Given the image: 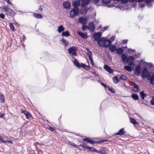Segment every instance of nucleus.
<instances>
[{"mask_svg":"<svg viewBox=\"0 0 154 154\" xmlns=\"http://www.w3.org/2000/svg\"><path fill=\"white\" fill-rule=\"evenodd\" d=\"M108 27V26H105L103 27V29H104V31L107 29V28Z\"/></svg>","mask_w":154,"mask_h":154,"instance_id":"nucleus-62","label":"nucleus"},{"mask_svg":"<svg viewBox=\"0 0 154 154\" xmlns=\"http://www.w3.org/2000/svg\"><path fill=\"white\" fill-rule=\"evenodd\" d=\"M134 66H124V68L125 70L131 72L132 71V69H134Z\"/></svg>","mask_w":154,"mask_h":154,"instance_id":"nucleus-17","label":"nucleus"},{"mask_svg":"<svg viewBox=\"0 0 154 154\" xmlns=\"http://www.w3.org/2000/svg\"><path fill=\"white\" fill-rule=\"evenodd\" d=\"M87 28H88L86 26H83L82 27V29L83 31H85L87 29Z\"/></svg>","mask_w":154,"mask_h":154,"instance_id":"nucleus-47","label":"nucleus"},{"mask_svg":"<svg viewBox=\"0 0 154 154\" xmlns=\"http://www.w3.org/2000/svg\"><path fill=\"white\" fill-rule=\"evenodd\" d=\"M147 79L149 80L150 83L152 85H154V74L152 73V75H149L147 76Z\"/></svg>","mask_w":154,"mask_h":154,"instance_id":"nucleus-9","label":"nucleus"},{"mask_svg":"<svg viewBox=\"0 0 154 154\" xmlns=\"http://www.w3.org/2000/svg\"><path fill=\"white\" fill-rule=\"evenodd\" d=\"M85 6H82V8L81 10V14H85L87 13L88 9L85 7Z\"/></svg>","mask_w":154,"mask_h":154,"instance_id":"nucleus-13","label":"nucleus"},{"mask_svg":"<svg viewBox=\"0 0 154 154\" xmlns=\"http://www.w3.org/2000/svg\"><path fill=\"white\" fill-rule=\"evenodd\" d=\"M78 49V47L76 46L71 47L68 49V53L70 55L76 56L77 55L76 51Z\"/></svg>","mask_w":154,"mask_h":154,"instance_id":"nucleus-6","label":"nucleus"},{"mask_svg":"<svg viewBox=\"0 0 154 154\" xmlns=\"http://www.w3.org/2000/svg\"><path fill=\"white\" fill-rule=\"evenodd\" d=\"M138 96L137 95L135 94V100H137L138 99Z\"/></svg>","mask_w":154,"mask_h":154,"instance_id":"nucleus-63","label":"nucleus"},{"mask_svg":"<svg viewBox=\"0 0 154 154\" xmlns=\"http://www.w3.org/2000/svg\"><path fill=\"white\" fill-rule=\"evenodd\" d=\"M10 24V29L12 30V31H14V27L13 25V24L12 23H9Z\"/></svg>","mask_w":154,"mask_h":154,"instance_id":"nucleus-38","label":"nucleus"},{"mask_svg":"<svg viewBox=\"0 0 154 154\" xmlns=\"http://www.w3.org/2000/svg\"><path fill=\"white\" fill-rule=\"evenodd\" d=\"M87 55H88L89 59L92 63L93 62V58H92V54L91 51H89L87 53Z\"/></svg>","mask_w":154,"mask_h":154,"instance_id":"nucleus-22","label":"nucleus"},{"mask_svg":"<svg viewBox=\"0 0 154 154\" xmlns=\"http://www.w3.org/2000/svg\"><path fill=\"white\" fill-rule=\"evenodd\" d=\"M67 144H68L69 145L71 146H73V143H71L69 141L68 142V143H67Z\"/></svg>","mask_w":154,"mask_h":154,"instance_id":"nucleus-54","label":"nucleus"},{"mask_svg":"<svg viewBox=\"0 0 154 154\" xmlns=\"http://www.w3.org/2000/svg\"><path fill=\"white\" fill-rule=\"evenodd\" d=\"M89 149V150L91 152H94L95 149L93 148H91L90 147V148H88Z\"/></svg>","mask_w":154,"mask_h":154,"instance_id":"nucleus-51","label":"nucleus"},{"mask_svg":"<svg viewBox=\"0 0 154 154\" xmlns=\"http://www.w3.org/2000/svg\"><path fill=\"white\" fill-rule=\"evenodd\" d=\"M0 143H13L12 142L11 140H5L0 135Z\"/></svg>","mask_w":154,"mask_h":154,"instance_id":"nucleus-14","label":"nucleus"},{"mask_svg":"<svg viewBox=\"0 0 154 154\" xmlns=\"http://www.w3.org/2000/svg\"><path fill=\"white\" fill-rule=\"evenodd\" d=\"M116 51L117 53L119 54H122L123 52V49L120 48H117Z\"/></svg>","mask_w":154,"mask_h":154,"instance_id":"nucleus-31","label":"nucleus"},{"mask_svg":"<svg viewBox=\"0 0 154 154\" xmlns=\"http://www.w3.org/2000/svg\"><path fill=\"white\" fill-rule=\"evenodd\" d=\"M150 72H149L148 71V70L147 69L146 67H144L143 68V69L141 73V75L143 78H145L146 77L147 78L148 75H150Z\"/></svg>","mask_w":154,"mask_h":154,"instance_id":"nucleus-7","label":"nucleus"},{"mask_svg":"<svg viewBox=\"0 0 154 154\" xmlns=\"http://www.w3.org/2000/svg\"><path fill=\"white\" fill-rule=\"evenodd\" d=\"M5 101V98L4 95L2 93H0V103H3Z\"/></svg>","mask_w":154,"mask_h":154,"instance_id":"nucleus-23","label":"nucleus"},{"mask_svg":"<svg viewBox=\"0 0 154 154\" xmlns=\"http://www.w3.org/2000/svg\"><path fill=\"white\" fill-rule=\"evenodd\" d=\"M62 35L63 36L67 37L70 35L68 31L63 32L62 33Z\"/></svg>","mask_w":154,"mask_h":154,"instance_id":"nucleus-29","label":"nucleus"},{"mask_svg":"<svg viewBox=\"0 0 154 154\" xmlns=\"http://www.w3.org/2000/svg\"><path fill=\"white\" fill-rule=\"evenodd\" d=\"M114 2L112 5H109V7H115L120 9H123L124 5H125V3L127 2H134L135 0H113Z\"/></svg>","mask_w":154,"mask_h":154,"instance_id":"nucleus-1","label":"nucleus"},{"mask_svg":"<svg viewBox=\"0 0 154 154\" xmlns=\"http://www.w3.org/2000/svg\"><path fill=\"white\" fill-rule=\"evenodd\" d=\"M111 43L112 42L110 40L103 38H101L97 42V44L99 46L105 48L108 47Z\"/></svg>","mask_w":154,"mask_h":154,"instance_id":"nucleus-3","label":"nucleus"},{"mask_svg":"<svg viewBox=\"0 0 154 154\" xmlns=\"http://www.w3.org/2000/svg\"><path fill=\"white\" fill-rule=\"evenodd\" d=\"M48 129L52 132H54L55 131V129L51 126H49Z\"/></svg>","mask_w":154,"mask_h":154,"instance_id":"nucleus-43","label":"nucleus"},{"mask_svg":"<svg viewBox=\"0 0 154 154\" xmlns=\"http://www.w3.org/2000/svg\"><path fill=\"white\" fill-rule=\"evenodd\" d=\"M74 64L78 67H82V66L83 65V63H79V62L76 59H75L74 61Z\"/></svg>","mask_w":154,"mask_h":154,"instance_id":"nucleus-19","label":"nucleus"},{"mask_svg":"<svg viewBox=\"0 0 154 154\" xmlns=\"http://www.w3.org/2000/svg\"><path fill=\"white\" fill-rule=\"evenodd\" d=\"M132 98L135 100V94H133L132 95Z\"/></svg>","mask_w":154,"mask_h":154,"instance_id":"nucleus-60","label":"nucleus"},{"mask_svg":"<svg viewBox=\"0 0 154 154\" xmlns=\"http://www.w3.org/2000/svg\"><path fill=\"white\" fill-rule=\"evenodd\" d=\"M3 9L6 12V14L8 15H11V13L14 11L13 10L9 8L7 6H5L3 7Z\"/></svg>","mask_w":154,"mask_h":154,"instance_id":"nucleus-8","label":"nucleus"},{"mask_svg":"<svg viewBox=\"0 0 154 154\" xmlns=\"http://www.w3.org/2000/svg\"><path fill=\"white\" fill-rule=\"evenodd\" d=\"M90 72L92 73V74H93L94 76L95 77H99V75H98V74H97V73H96V72H92L91 71H90Z\"/></svg>","mask_w":154,"mask_h":154,"instance_id":"nucleus-41","label":"nucleus"},{"mask_svg":"<svg viewBox=\"0 0 154 154\" xmlns=\"http://www.w3.org/2000/svg\"><path fill=\"white\" fill-rule=\"evenodd\" d=\"M84 141H86L89 143H90L91 144H93L95 142L92 140H91L88 138H85L84 139Z\"/></svg>","mask_w":154,"mask_h":154,"instance_id":"nucleus-28","label":"nucleus"},{"mask_svg":"<svg viewBox=\"0 0 154 154\" xmlns=\"http://www.w3.org/2000/svg\"><path fill=\"white\" fill-rule=\"evenodd\" d=\"M83 65H82V67H84L87 70L89 69V67L88 66L86 65L85 64L83 63Z\"/></svg>","mask_w":154,"mask_h":154,"instance_id":"nucleus-36","label":"nucleus"},{"mask_svg":"<svg viewBox=\"0 0 154 154\" xmlns=\"http://www.w3.org/2000/svg\"><path fill=\"white\" fill-rule=\"evenodd\" d=\"M139 5L141 8L143 7L145 5L144 4H139Z\"/></svg>","mask_w":154,"mask_h":154,"instance_id":"nucleus-55","label":"nucleus"},{"mask_svg":"<svg viewBox=\"0 0 154 154\" xmlns=\"http://www.w3.org/2000/svg\"><path fill=\"white\" fill-rule=\"evenodd\" d=\"M109 49L111 51L113 52L116 51L117 48L114 45H111L109 47Z\"/></svg>","mask_w":154,"mask_h":154,"instance_id":"nucleus-24","label":"nucleus"},{"mask_svg":"<svg viewBox=\"0 0 154 154\" xmlns=\"http://www.w3.org/2000/svg\"><path fill=\"white\" fill-rule=\"evenodd\" d=\"M140 55V54H139L137 55H136L135 54V58L136 57H139Z\"/></svg>","mask_w":154,"mask_h":154,"instance_id":"nucleus-64","label":"nucleus"},{"mask_svg":"<svg viewBox=\"0 0 154 154\" xmlns=\"http://www.w3.org/2000/svg\"><path fill=\"white\" fill-rule=\"evenodd\" d=\"M101 35V33L100 32L95 34L93 36L94 38L95 41H98L100 40V38Z\"/></svg>","mask_w":154,"mask_h":154,"instance_id":"nucleus-10","label":"nucleus"},{"mask_svg":"<svg viewBox=\"0 0 154 154\" xmlns=\"http://www.w3.org/2000/svg\"><path fill=\"white\" fill-rule=\"evenodd\" d=\"M79 21L81 23L85 24L87 22V19L86 18L82 17L79 19Z\"/></svg>","mask_w":154,"mask_h":154,"instance_id":"nucleus-18","label":"nucleus"},{"mask_svg":"<svg viewBox=\"0 0 154 154\" xmlns=\"http://www.w3.org/2000/svg\"><path fill=\"white\" fill-rule=\"evenodd\" d=\"M125 133L124 128H122L119 131L115 134L116 135H122Z\"/></svg>","mask_w":154,"mask_h":154,"instance_id":"nucleus-21","label":"nucleus"},{"mask_svg":"<svg viewBox=\"0 0 154 154\" xmlns=\"http://www.w3.org/2000/svg\"><path fill=\"white\" fill-rule=\"evenodd\" d=\"M6 1L9 4H10V5H12V3H11L9 1V0H8V1Z\"/></svg>","mask_w":154,"mask_h":154,"instance_id":"nucleus-61","label":"nucleus"},{"mask_svg":"<svg viewBox=\"0 0 154 154\" xmlns=\"http://www.w3.org/2000/svg\"><path fill=\"white\" fill-rule=\"evenodd\" d=\"M4 115L5 114L4 113H2L0 112V118H3Z\"/></svg>","mask_w":154,"mask_h":154,"instance_id":"nucleus-53","label":"nucleus"},{"mask_svg":"<svg viewBox=\"0 0 154 154\" xmlns=\"http://www.w3.org/2000/svg\"><path fill=\"white\" fill-rule=\"evenodd\" d=\"M26 118L28 119H29L31 118V116L29 114V113L26 116Z\"/></svg>","mask_w":154,"mask_h":154,"instance_id":"nucleus-46","label":"nucleus"},{"mask_svg":"<svg viewBox=\"0 0 154 154\" xmlns=\"http://www.w3.org/2000/svg\"><path fill=\"white\" fill-rule=\"evenodd\" d=\"M140 95L142 99L143 100H144V97L146 96V95L143 91H141L140 92Z\"/></svg>","mask_w":154,"mask_h":154,"instance_id":"nucleus-30","label":"nucleus"},{"mask_svg":"<svg viewBox=\"0 0 154 154\" xmlns=\"http://www.w3.org/2000/svg\"><path fill=\"white\" fill-rule=\"evenodd\" d=\"M146 2H148L147 4V6L148 7H151L152 5V0H146Z\"/></svg>","mask_w":154,"mask_h":154,"instance_id":"nucleus-32","label":"nucleus"},{"mask_svg":"<svg viewBox=\"0 0 154 154\" xmlns=\"http://www.w3.org/2000/svg\"><path fill=\"white\" fill-rule=\"evenodd\" d=\"M79 13L78 8H73L70 11L69 17L73 18L75 16L78 15Z\"/></svg>","mask_w":154,"mask_h":154,"instance_id":"nucleus-5","label":"nucleus"},{"mask_svg":"<svg viewBox=\"0 0 154 154\" xmlns=\"http://www.w3.org/2000/svg\"><path fill=\"white\" fill-rule=\"evenodd\" d=\"M33 16L37 18H41L42 17V16L40 14H38L37 13H34Z\"/></svg>","mask_w":154,"mask_h":154,"instance_id":"nucleus-27","label":"nucleus"},{"mask_svg":"<svg viewBox=\"0 0 154 154\" xmlns=\"http://www.w3.org/2000/svg\"><path fill=\"white\" fill-rule=\"evenodd\" d=\"M144 61L143 60H141L139 61H137L136 63H138V65L135 67V74L137 75H139L140 73L141 70V66L143 63H144Z\"/></svg>","mask_w":154,"mask_h":154,"instance_id":"nucleus-4","label":"nucleus"},{"mask_svg":"<svg viewBox=\"0 0 154 154\" xmlns=\"http://www.w3.org/2000/svg\"><path fill=\"white\" fill-rule=\"evenodd\" d=\"M63 5L64 8L67 9L70 8L71 5L70 2L69 1L64 2L63 4Z\"/></svg>","mask_w":154,"mask_h":154,"instance_id":"nucleus-12","label":"nucleus"},{"mask_svg":"<svg viewBox=\"0 0 154 154\" xmlns=\"http://www.w3.org/2000/svg\"><path fill=\"white\" fill-rule=\"evenodd\" d=\"M64 30V28L62 25L59 26L58 28L57 31L59 33H60L63 31Z\"/></svg>","mask_w":154,"mask_h":154,"instance_id":"nucleus-25","label":"nucleus"},{"mask_svg":"<svg viewBox=\"0 0 154 154\" xmlns=\"http://www.w3.org/2000/svg\"><path fill=\"white\" fill-rule=\"evenodd\" d=\"M113 80L115 83L116 84L119 81V80L118 79L117 76H115L113 78Z\"/></svg>","mask_w":154,"mask_h":154,"instance_id":"nucleus-33","label":"nucleus"},{"mask_svg":"<svg viewBox=\"0 0 154 154\" xmlns=\"http://www.w3.org/2000/svg\"><path fill=\"white\" fill-rule=\"evenodd\" d=\"M27 112L26 111H24V110H23L22 111V113L25 114L26 113H27Z\"/></svg>","mask_w":154,"mask_h":154,"instance_id":"nucleus-59","label":"nucleus"},{"mask_svg":"<svg viewBox=\"0 0 154 154\" xmlns=\"http://www.w3.org/2000/svg\"><path fill=\"white\" fill-rule=\"evenodd\" d=\"M62 41L63 43L64 44V46H66L68 45V42L65 39L63 38L62 39Z\"/></svg>","mask_w":154,"mask_h":154,"instance_id":"nucleus-34","label":"nucleus"},{"mask_svg":"<svg viewBox=\"0 0 154 154\" xmlns=\"http://www.w3.org/2000/svg\"><path fill=\"white\" fill-rule=\"evenodd\" d=\"M80 5V2L79 0H76L74 1L73 2V5L74 8H78Z\"/></svg>","mask_w":154,"mask_h":154,"instance_id":"nucleus-15","label":"nucleus"},{"mask_svg":"<svg viewBox=\"0 0 154 154\" xmlns=\"http://www.w3.org/2000/svg\"><path fill=\"white\" fill-rule=\"evenodd\" d=\"M100 83L102 86H104L105 88H108V86H107L104 83L100 82Z\"/></svg>","mask_w":154,"mask_h":154,"instance_id":"nucleus-52","label":"nucleus"},{"mask_svg":"<svg viewBox=\"0 0 154 154\" xmlns=\"http://www.w3.org/2000/svg\"><path fill=\"white\" fill-rule=\"evenodd\" d=\"M105 69L109 73L113 72V70L108 66L107 65H105L104 67Z\"/></svg>","mask_w":154,"mask_h":154,"instance_id":"nucleus-16","label":"nucleus"},{"mask_svg":"<svg viewBox=\"0 0 154 154\" xmlns=\"http://www.w3.org/2000/svg\"><path fill=\"white\" fill-rule=\"evenodd\" d=\"M122 62L124 63H128V65L130 66H134L135 65L133 63L134 59V57L132 56H130L127 57L126 55L125 54H122L121 56Z\"/></svg>","mask_w":154,"mask_h":154,"instance_id":"nucleus-2","label":"nucleus"},{"mask_svg":"<svg viewBox=\"0 0 154 154\" xmlns=\"http://www.w3.org/2000/svg\"><path fill=\"white\" fill-rule=\"evenodd\" d=\"M108 88H109V90L111 91L112 93L115 92V91L114 89H113L112 88H110L109 86H108Z\"/></svg>","mask_w":154,"mask_h":154,"instance_id":"nucleus-44","label":"nucleus"},{"mask_svg":"<svg viewBox=\"0 0 154 154\" xmlns=\"http://www.w3.org/2000/svg\"><path fill=\"white\" fill-rule=\"evenodd\" d=\"M99 153H100L102 154H105L106 153L105 151L104 150H99Z\"/></svg>","mask_w":154,"mask_h":154,"instance_id":"nucleus-45","label":"nucleus"},{"mask_svg":"<svg viewBox=\"0 0 154 154\" xmlns=\"http://www.w3.org/2000/svg\"><path fill=\"white\" fill-rule=\"evenodd\" d=\"M76 148H78V146H77L75 144V143H73V145L72 146Z\"/></svg>","mask_w":154,"mask_h":154,"instance_id":"nucleus-56","label":"nucleus"},{"mask_svg":"<svg viewBox=\"0 0 154 154\" xmlns=\"http://www.w3.org/2000/svg\"><path fill=\"white\" fill-rule=\"evenodd\" d=\"M120 79L121 80H125L127 79V77L125 75H122L120 77Z\"/></svg>","mask_w":154,"mask_h":154,"instance_id":"nucleus-37","label":"nucleus"},{"mask_svg":"<svg viewBox=\"0 0 154 154\" xmlns=\"http://www.w3.org/2000/svg\"><path fill=\"white\" fill-rule=\"evenodd\" d=\"M115 36H111L110 39L111 40H112V41L114 40H115Z\"/></svg>","mask_w":154,"mask_h":154,"instance_id":"nucleus-57","label":"nucleus"},{"mask_svg":"<svg viewBox=\"0 0 154 154\" xmlns=\"http://www.w3.org/2000/svg\"><path fill=\"white\" fill-rule=\"evenodd\" d=\"M88 28L91 32H93L95 29V26L93 23L90 22L88 25Z\"/></svg>","mask_w":154,"mask_h":154,"instance_id":"nucleus-11","label":"nucleus"},{"mask_svg":"<svg viewBox=\"0 0 154 154\" xmlns=\"http://www.w3.org/2000/svg\"><path fill=\"white\" fill-rule=\"evenodd\" d=\"M128 42V40H123L122 42L123 43H127Z\"/></svg>","mask_w":154,"mask_h":154,"instance_id":"nucleus-58","label":"nucleus"},{"mask_svg":"<svg viewBox=\"0 0 154 154\" xmlns=\"http://www.w3.org/2000/svg\"><path fill=\"white\" fill-rule=\"evenodd\" d=\"M150 103L152 105H154V98H153L152 100H151Z\"/></svg>","mask_w":154,"mask_h":154,"instance_id":"nucleus-50","label":"nucleus"},{"mask_svg":"<svg viewBox=\"0 0 154 154\" xmlns=\"http://www.w3.org/2000/svg\"><path fill=\"white\" fill-rule=\"evenodd\" d=\"M79 146H81L83 147H86L87 148H90L88 146H87V143H84L82 144H80Z\"/></svg>","mask_w":154,"mask_h":154,"instance_id":"nucleus-35","label":"nucleus"},{"mask_svg":"<svg viewBox=\"0 0 154 154\" xmlns=\"http://www.w3.org/2000/svg\"><path fill=\"white\" fill-rule=\"evenodd\" d=\"M78 34L80 35L82 38L84 39H86L88 38L86 33H82L80 31L78 32Z\"/></svg>","mask_w":154,"mask_h":154,"instance_id":"nucleus-20","label":"nucleus"},{"mask_svg":"<svg viewBox=\"0 0 154 154\" xmlns=\"http://www.w3.org/2000/svg\"><path fill=\"white\" fill-rule=\"evenodd\" d=\"M93 2L95 3V4H97L98 6L100 5L99 4V0H93Z\"/></svg>","mask_w":154,"mask_h":154,"instance_id":"nucleus-42","label":"nucleus"},{"mask_svg":"<svg viewBox=\"0 0 154 154\" xmlns=\"http://www.w3.org/2000/svg\"><path fill=\"white\" fill-rule=\"evenodd\" d=\"M111 0H102V1L103 4H107L109 3Z\"/></svg>","mask_w":154,"mask_h":154,"instance_id":"nucleus-40","label":"nucleus"},{"mask_svg":"<svg viewBox=\"0 0 154 154\" xmlns=\"http://www.w3.org/2000/svg\"><path fill=\"white\" fill-rule=\"evenodd\" d=\"M130 121L134 125H135V119L133 118H130Z\"/></svg>","mask_w":154,"mask_h":154,"instance_id":"nucleus-39","label":"nucleus"},{"mask_svg":"<svg viewBox=\"0 0 154 154\" xmlns=\"http://www.w3.org/2000/svg\"><path fill=\"white\" fill-rule=\"evenodd\" d=\"M0 17L1 18L3 19L5 18V15L3 14H0Z\"/></svg>","mask_w":154,"mask_h":154,"instance_id":"nucleus-49","label":"nucleus"},{"mask_svg":"<svg viewBox=\"0 0 154 154\" xmlns=\"http://www.w3.org/2000/svg\"><path fill=\"white\" fill-rule=\"evenodd\" d=\"M128 51L130 53H131H131L134 52V51L132 49H128Z\"/></svg>","mask_w":154,"mask_h":154,"instance_id":"nucleus-48","label":"nucleus"},{"mask_svg":"<svg viewBox=\"0 0 154 154\" xmlns=\"http://www.w3.org/2000/svg\"><path fill=\"white\" fill-rule=\"evenodd\" d=\"M143 64L147 66L150 68H152L153 66V64L151 63H148L144 61V63H143Z\"/></svg>","mask_w":154,"mask_h":154,"instance_id":"nucleus-26","label":"nucleus"}]
</instances>
